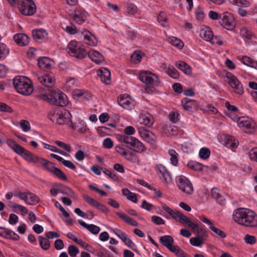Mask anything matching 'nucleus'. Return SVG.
Masks as SVG:
<instances>
[{"label":"nucleus","instance_id":"7","mask_svg":"<svg viewBox=\"0 0 257 257\" xmlns=\"http://www.w3.org/2000/svg\"><path fill=\"white\" fill-rule=\"evenodd\" d=\"M162 208L177 222L187 225L188 227L189 226L192 222V221L190 220L187 216L183 214L182 213L179 211H174L165 204L162 205Z\"/></svg>","mask_w":257,"mask_h":257},{"label":"nucleus","instance_id":"2","mask_svg":"<svg viewBox=\"0 0 257 257\" xmlns=\"http://www.w3.org/2000/svg\"><path fill=\"white\" fill-rule=\"evenodd\" d=\"M124 134L118 135L117 139L121 143H124L125 147L137 152L142 153L145 150V148L142 143L137 138L131 136L135 132V128L132 126H128L124 128Z\"/></svg>","mask_w":257,"mask_h":257},{"label":"nucleus","instance_id":"62","mask_svg":"<svg viewBox=\"0 0 257 257\" xmlns=\"http://www.w3.org/2000/svg\"><path fill=\"white\" fill-rule=\"evenodd\" d=\"M244 240L246 243L249 244H253L256 242L255 237L249 234H246L244 236Z\"/></svg>","mask_w":257,"mask_h":257},{"label":"nucleus","instance_id":"20","mask_svg":"<svg viewBox=\"0 0 257 257\" xmlns=\"http://www.w3.org/2000/svg\"><path fill=\"white\" fill-rule=\"evenodd\" d=\"M97 75L100 77L102 82L108 84L110 82V72L105 68H102L97 70Z\"/></svg>","mask_w":257,"mask_h":257},{"label":"nucleus","instance_id":"45","mask_svg":"<svg viewBox=\"0 0 257 257\" xmlns=\"http://www.w3.org/2000/svg\"><path fill=\"white\" fill-rule=\"evenodd\" d=\"M210 155V151L208 148H202L199 152V155L200 158L206 160L209 158Z\"/></svg>","mask_w":257,"mask_h":257},{"label":"nucleus","instance_id":"53","mask_svg":"<svg viewBox=\"0 0 257 257\" xmlns=\"http://www.w3.org/2000/svg\"><path fill=\"white\" fill-rule=\"evenodd\" d=\"M171 43L172 45H174L180 49H181L184 46V44L182 41L176 37H172L171 38Z\"/></svg>","mask_w":257,"mask_h":257},{"label":"nucleus","instance_id":"64","mask_svg":"<svg viewBox=\"0 0 257 257\" xmlns=\"http://www.w3.org/2000/svg\"><path fill=\"white\" fill-rule=\"evenodd\" d=\"M249 158L257 162V148H252L249 152Z\"/></svg>","mask_w":257,"mask_h":257},{"label":"nucleus","instance_id":"42","mask_svg":"<svg viewBox=\"0 0 257 257\" xmlns=\"http://www.w3.org/2000/svg\"><path fill=\"white\" fill-rule=\"evenodd\" d=\"M139 132L141 136L144 140L148 139L149 137L150 138L151 137H152L154 135V134L152 132L147 130L144 127H140L139 128Z\"/></svg>","mask_w":257,"mask_h":257},{"label":"nucleus","instance_id":"56","mask_svg":"<svg viewBox=\"0 0 257 257\" xmlns=\"http://www.w3.org/2000/svg\"><path fill=\"white\" fill-rule=\"evenodd\" d=\"M229 2L233 5H240L244 7H247L250 5L249 2L246 0H229Z\"/></svg>","mask_w":257,"mask_h":257},{"label":"nucleus","instance_id":"15","mask_svg":"<svg viewBox=\"0 0 257 257\" xmlns=\"http://www.w3.org/2000/svg\"><path fill=\"white\" fill-rule=\"evenodd\" d=\"M118 103L121 107L128 110L132 109L135 105L134 101L131 99L130 96L125 94L120 95L118 97Z\"/></svg>","mask_w":257,"mask_h":257},{"label":"nucleus","instance_id":"31","mask_svg":"<svg viewBox=\"0 0 257 257\" xmlns=\"http://www.w3.org/2000/svg\"><path fill=\"white\" fill-rule=\"evenodd\" d=\"M176 66L178 69L187 75H190L192 73L191 67L183 61H179L176 64Z\"/></svg>","mask_w":257,"mask_h":257},{"label":"nucleus","instance_id":"38","mask_svg":"<svg viewBox=\"0 0 257 257\" xmlns=\"http://www.w3.org/2000/svg\"><path fill=\"white\" fill-rule=\"evenodd\" d=\"M40 201V199L38 196L32 193H28V202L26 203L33 205L38 203Z\"/></svg>","mask_w":257,"mask_h":257},{"label":"nucleus","instance_id":"23","mask_svg":"<svg viewBox=\"0 0 257 257\" xmlns=\"http://www.w3.org/2000/svg\"><path fill=\"white\" fill-rule=\"evenodd\" d=\"M78 222L80 225L87 229L92 234H97L100 230L99 227L94 224H87L82 220H79Z\"/></svg>","mask_w":257,"mask_h":257},{"label":"nucleus","instance_id":"35","mask_svg":"<svg viewBox=\"0 0 257 257\" xmlns=\"http://www.w3.org/2000/svg\"><path fill=\"white\" fill-rule=\"evenodd\" d=\"M237 144L234 138L230 136H227L224 142L225 146L229 148H236Z\"/></svg>","mask_w":257,"mask_h":257},{"label":"nucleus","instance_id":"41","mask_svg":"<svg viewBox=\"0 0 257 257\" xmlns=\"http://www.w3.org/2000/svg\"><path fill=\"white\" fill-rule=\"evenodd\" d=\"M60 112L56 109L50 110L48 113L47 117L52 122L56 121V118L58 117Z\"/></svg>","mask_w":257,"mask_h":257},{"label":"nucleus","instance_id":"63","mask_svg":"<svg viewBox=\"0 0 257 257\" xmlns=\"http://www.w3.org/2000/svg\"><path fill=\"white\" fill-rule=\"evenodd\" d=\"M22 129L24 132H28L30 130V123L26 120H22L20 123Z\"/></svg>","mask_w":257,"mask_h":257},{"label":"nucleus","instance_id":"12","mask_svg":"<svg viewBox=\"0 0 257 257\" xmlns=\"http://www.w3.org/2000/svg\"><path fill=\"white\" fill-rule=\"evenodd\" d=\"M20 9L23 15L32 16L35 13L36 7L32 0H23Z\"/></svg>","mask_w":257,"mask_h":257},{"label":"nucleus","instance_id":"44","mask_svg":"<svg viewBox=\"0 0 257 257\" xmlns=\"http://www.w3.org/2000/svg\"><path fill=\"white\" fill-rule=\"evenodd\" d=\"M14 196L28 202V192H22L18 190L14 191Z\"/></svg>","mask_w":257,"mask_h":257},{"label":"nucleus","instance_id":"33","mask_svg":"<svg viewBox=\"0 0 257 257\" xmlns=\"http://www.w3.org/2000/svg\"><path fill=\"white\" fill-rule=\"evenodd\" d=\"M240 33L241 37L244 40H252L255 38L253 34L245 27L241 29Z\"/></svg>","mask_w":257,"mask_h":257},{"label":"nucleus","instance_id":"22","mask_svg":"<svg viewBox=\"0 0 257 257\" xmlns=\"http://www.w3.org/2000/svg\"><path fill=\"white\" fill-rule=\"evenodd\" d=\"M71 114L69 112H65L64 113L60 112L58 117L56 118V122L60 125H63L70 122L71 124L72 122L70 118Z\"/></svg>","mask_w":257,"mask_h":257},{"label":"nucleus","instance_id":"16","mask_svg":"<svg viewBox=\"0 0 257 257\" xmlns=\"http://www.w3.org/2000/svg\"><path fill=\"white\" fill-rule=\"evenodd\" d=\"M237 124L239 127L246 129L254 128L255 126V122L251 118L248 117L238 118Z\"/></svg>","mask_w":257,"mask_h":257},{"label":"nucleus","instance_id":"29","mask_svg":"<svg viewBox=\"0 0 257 257\" xmlns=\"http://www.w3.org/2000/svg\"><path fill=\"white\" fill-rule=\"evenodd\" d=\"M47 32L44 29H37L32 31V36L36 41L44 39L47 36Z\"/></svg>","mask_w":257,"mask_h":257},{"label":"nucleus","instance_id":"37","mask_svg":"<svg viewBox=\"0 0 257 257\" xmlns=\"http://www.w3.org/2000/svg\"><path fill=\"white\" fill-rule=\"evenodd\" d=\"M39 243L42 249L48 250L50 247V241L42 236H39Z\"/></svg>","mask_w":257,"mask_h":257},{"label":"nucleus","instance_id":"61","mask_svg":"<svg viewBox=\"0 0 257 257\" xmlns=\"http://www.w3.org/2000/svg\"><path fill=\"white\" fill-rule=\"evenodd\" d=\"M55 143L59 147L64 149L65 151H66L70 153L71 151V147L62 142L59 141H56L55 142Z\"/></svg>","mask_w":257,"mask_h":257},{"label":"nucleus","instance_id":"46","mask_svg":"<svg viewBox=\"0 0 257 257\" xmlns=\"http://www.w3.org/2000/svg\"><path fill=\"white\" fill-rule=\"evenodd\" d=\"M189 168L195 171H202L203 167L208 168L207 166L203 165L199 163H190L188 164Z\"/></svg>","mask_w":257,"mask_h":257},{"label":"nucleus","instance_id":"36","mask_svg":"<svg viewBox=\"0 0 257 257\" xmlns=\"http://www.w3.org/2000/svg\"><path fill=\"white\" fill-rule=\"evenodd\" d=\"M168 249L179 257H185L184 251L177 245H173Z\"/></svg>","mask_w":257,"mask_h":257},{"label":"nucleus","instance_id":"25","mask_svg":"<svg viewBox=\"0 0 257 257\" xmlns=\"http://www.w3.org/2000/svg\"><path fill=\"white\" fill-rule=\"evenodd\" d=\"M2 231L1 233V236H4L6 238L12 239L14 240H18L20 237L15 232L6 228H2Z\"/></svg>","mask_w":257,"mask_h":257},{"label":"nucleus","instance_id":"14","mask_svg":"<svg viewBox=\"0 0 257 257\" xmlns=\"http://www.w3.org/2000/svg\"><path fill=\"white\" fill-rule=\"evenodd\" d=\"M181 106L185 110L191 112L197 110L199 107L197 101L188 98H184L181 100Z\"/></svg>","mask_w":257,"mask_h":257},{"label":"nucleus","instance_id":"50","mask_svg":"<svg viewBox=\"0 0 257 257\" xmlns=\"http://www.w3.org/2000/svg\"><path fill=\"white\" fill-rule=\"evenodd\" d=\"M53 173L59 180L64 181L67 180L66 175L60 169L57 168L54 169Z\"/></svg>","mask_w":257,"mask_h":257},{"label":"nucleus","instance_id":"28","mask_svg":"<svg viewBox=\"0 0 257 257\" xmlns=\"http://www.w3.org/2000/svg\"><path fill=\"white\" fill-rule=\"evenodd\" d=\"M56 187H59V193L64 195H68L71 197H73L75 195V193L69 187L63 186L61 184H57L55 185Z\"/></svg>","mask_w":257,"mask_h":257},{"label":"nucleus","instance_id":"60","mask_svg":"<svg viewBox=\"0 0 257 257\" xmlns=\"http://www.w3.org/2000/svg\"><path fill=\"white\" fill-rule=\"evenodd\" d=\"M210 42L213 44H217L219 46H221L224 44V42L222 38L218 36H213Z\"/></svg>","mask_w":257,"mask_h":257},{"label":"nucleus","instance_id":"48","mask_svg":"<svg viewBox=\"0 0 257 257\" xmlns=\"http://www.w3.org/2000/svg\"><path fill=\"white\" fill-rule=\"evenodd\" d=\"M43 145H44L45 148L48 149L51 151L59 153L64 156H66V155H67L66 153L64 152L62 150H61L58 149L57 148H56L54 146L47 144L46 143H44Z\"/></svg>","mask_w":257,"mask_h":257},{"label":"nucleus","instance_id":"30","mask_svg":"<svg viewBox=\"0 0 257 257\" xmlns=\"http://www.w3.org/2000/svg\"><path fill=\"white\" fill-rule=\"evenodd\" d=\"M38 163L43 165L48 171L50 172L53 173L54 169L56 168V167L54 166V163L49 162L43 158H40Z\"/></svg>","mask_w":257,"mask_h":257},{"label":"nucleus","instance_id":"57","mask_svg":"<svg viewBox=\"0 0 257 257\" xmlns=\"http://www.w3.org/2000/svg\"><path fill=\"white\" fill-rule=\"evenodd\" d=\"M167 73L171 77L177 79L179 77V74L178 71L174 68H169L167 71Z\"/></svg>","mask_w":257,"mask_h":257},{"label":"nucleus","instance_id":"26","mask_svg":"<svg viewBox=\"0 0 257 257\" xmlns=\"http://www.w3.org/2000/svg\"><path fill=\"white\" fill-rule=\"evenodd\" d=\"M160 241L163 245L169 249L173 245L174 239L170 235H164L160 237Z\"/></svg>","mask_w":257,"mask_h":257},{"label":"nucleus","instance_id":"18","mask_svg":"<svg viewBox=\"0 0 257 257\" xmlns=\"http://www.w3.org/2000/svg\"><path fill=\"white\" fill-rule=\"evenodd\" d=\"M38 80L43 85V87H41L39 88L40 94H41L43 90H45V88L49 89V87H51L53 85V78L47 76L39 77ZM43 92L45 93V90H44Z\"/></svg>","mask_w":257,"mask_h":257},{"label":"nucleus","instance_id":"55","mask_svg":"<svg viewBox=\"0 0 257 257\" xmlns=\"http://www.w3.org/2000/svg\"><path fill=\"white\" fill-rule=\"evenodd\" d=\"M122 157H124L127 160L132 162H135L136 159L137 158V155L129 151H126Z\"/></svg>","mask_w":257,"mask_h":257},{"label":"nucleus","instance_id":"8","mask_svg":"<svg viewBox=\"0 0 257 257\" xmlns=\"http://www.w3.org/2000/svg\"><path fill=\"white\" fill-rule=\"evenodd\" d=\"M139 77L141 81L147 85L158 86L160 82L158 76L150 71H142Z\"/></svg>","mask_w":257,"mask_h":257},{"label":"nucleus","instance_id":"3","mask_svg":"<svg viewBox=\"0 0 257 257\" xmlns=\"http://www.w3.org/2000/svg\"><path fill=\"white\" fill-rule=\"evenodd\" d=\"M233 220L239 225L248 227L257 226V215L252 210L239 208L236 209L233 214Z\"/></svg>","mask_w":257,"mask_h":257},{"label":"nucleus","instance_id":"24","mask_svg":"<svg viewBox=\"0 0 257 257\" xmlns=\"http://www.w3.org/2000/svg\"><path fill=\"white\" fill-rule=\"evenodd\" d=\"M212 197L220 205L225 204V200L224 197L220 193L217 188H213L211 191Z\"/></svg>","mask_w":257,"mask_h":257},{"label":"nucleus","instance_id":"1","mask_svg":"<svg viewBox=\"0 0 257 257\" xmlns=\"http://www.w3.org/2000/svg\"><path fill=\"white\" fill-rule=\"evenodd\" d=\"M67 48L69 54L78 59H83L88 54L89 58L96 64H99L104 60L102 55L97 51L91 50L87 53L84 48L82 47L80 43L77 41H71Z\"/></svg>","mask_w":257,"mask_h":257},{"label":"nucleus","instance_id":"32","mask_svg":"<svg viewBox=\"0 0 257 257\" xmlns=\"http://www.w3.org/2000/svg\"><path fill=\"white\" fill-rule=\"evenodd\" d=\"M189 227L192 228L194 231H195L198 234V235L201 237L207 236L205 230L203 228L200 227L198 224L194 223L192 221Z\"/></svg>","mask_w":257,"mask_h":257},{"label":"nucleus","instance_id":"34","mask_svg":"<svg viewBox=\"0 0 257 257\" xmlns=\"http://www.w3.org/2000/svg\"><path fill=\"white\" fill-rule=\"evenodd\" d=\"M122 194L126 196V198L132 201L134 203L137 202V197L136 195L131 192L128 189H123L122 190Z\"/></svg>","mask_w":257,"mask_h":257},{"label":"nucleus","instance_id":"4","mask_svg":"<svg viewBox=\"0 0 257 257\" xmlns=\"http://www.w3.org/2000/svg\"><path fill=\"white\" fill-rule=\"evenodd\" d=\"M39 97L41 99L55 105L64 106L68 103L67 96L60 91H50L49 89L45 88V93L42 92L39 94Z\"/></svg>","mask_w":257,"mask_h":257},{"label":"nucleus","instance_id":"10","mask_svg":"<svg viewBox=\"0 0 257 257\" xmlns=\"http://www.w3.org/2000/svg\"><path fill=\"white\" fill-rule=\"evenodd\" d=\"M226 77L228 79V83L233 89L234 92L239 95L242 94L244 92V89L237 78L230 72H227Z\"/></svg>","mask_w":257,"mask_h":257},{"label":"nucleus","instance_id":"39","mask_svg":"<svg viewBox=\"0 0 257 257\" xmlns=\"http://www.w3.org/2000/svg\"><path fill=\"white\" fill-rule=\"evenodd\" d=\"M74 21L79 24H81L84 22L86 19V14L84 13H81L75 12L73 16Z\"/></svg>","mask_w":257,"mask_h":257},{"label":"nucleus","instance_id":"59","mask_svg":"<svg viewBox=\"0 0 257 257\" xmlns=\"http://www.w3.org/2000/svg\"><path fill=\"white\" fill-rule=\"evenodd\" d=\"M103 172L106 175L108 176L110 179L115 181H118V177L116 176V175L111 171L108 170L106 168H104L103 170Z\"/></svg>","mask_w":257,"mask_h":257},{"label":"nucleus","instance_id":"11","mask_svg":"<svg viewBox=\"0 0 257 257\" xmlns=\"http://www.w3.org/2000/svg\"><path fill=\"white\" fill-rule=\"evenodd\" d=\"M176 183L178 188L184 192L188 194L193 193V187L192 184L185 176H178L176 178Z\"/></svg>","mask_w":257,"mask_h":257},{"label":"nucleus","instance_id":"47","mask_svg":"<svg viewBox=\"0 0 257 257\" xmlns=\"http://www.w3.org/2000/svg\"><path fill=\"white\" fill-rule=\"evenodd\" d=\"M74 130H77L80 133H84L86 132L87 128L86 125L83 123L79 122L78 125H73V123L70 125Z\"/></svg>","mask_w":257,"mask_h":257},{"label":"nucleus","instance_id":"27","mask_svg":"<svg viewBox=\"0 0 257 257\" xmlns=\"http://www.w3.org/2000/svg\"><path fill=\"white\" fill-rule=\"evenodd\" d=\"M200 35L205 40L210 42L213 36V34L209 27H205L201 30Z\"/></svg>","mask_w":257,"mask_h":257},{"label":"nucleus","instance_id":"43","mask_svg":"<svg viewBox=\"0 0 257 257\" xmlns=\"http://www.w3.org/2000/svg\"><path fill=\"white\" fill-rule=\"evenodd\" d=\"M168 153L170 156V161L171 163L173 165L176 166L178 163V154L173 149L169 150Z\"/></svg>","mask_w":257,"mask_h":257},{"label":"nucleus","instance_id":"21","mask_svg":"<svg viewBox=\"0 0 257 257\" xmlns=\"http://www.w3.org/2000/svg\"><path fill=\"white\" fill-rule=\"evenodd\" d=\"M14 39L18 45L21 46H26L29 42V37L23 33L15 35L14 36Z\"/></svg>","mask_w":257,"mask_h":257},{"label":"nucleus","instance_id":"49","mask_svg":"<svg viewBox=\"0 0 257 257\" xmlns=\"http://www.w3.org/2000/svg\"><path fill=\"white\" fill-rule=\"evenodd\" d=\"M9 50L7 46L3 44H0V59L5 58L9 54Z\"/></svg>","mask_w":257,"mask_h":257},{"label":"nucleus","instance_id":"6","mask_svg":"<svg viewBox=\"0 0 257 257\" xmlns=\"http://www.w3.org/2000/svg\"><path fill=\"white\" fill-rule=\"evenodd\" d=\"M13 85L17 91L24 95H29L34 90L31 81L25 77H15L13 80Z\"/></svg>","mask_w":257,"mask_h":257},{"label":"nucleus","instance_id":"51","mask_svg":"<svg viewBox=\"0 0 257 257\" xmlns=\"http://www.w3.org/2000/svg\"><path fill=\"white\" fill-rule=\"evenodd\" d=\"M209 227L211 230L214 232L216 234L219 235L221 238H224L226 237V234L218 228L214 226L213 225L209 226Z\"/></svg>","mask_w":257,"mask_h":257},{"label":"nucleus","instance_id":"52","mask_svg":"<svg viewBox=\"0 0 257 257\" xmlns=\"http://www.w3.org/2000/svg\"><path fill=\"white\" fill-rule=\"evenodd\" d=\"M78 244L81 245L84 249L91 253H93L95 251V249L92 246L81 239L79 241Z\"/></svg>","mask_w":257,"mask_h":257},{"label":"nucleus","instance_id":"54","mask_svg":"<svg viewBox=\"0 0 257 257\" xmlns=\"http://www.w3.org/2000/svg\"><path fill=\"white\" fill-rule=\"evenodd\" d=\"M68 253L72 257H75L79 252L78 248L73 245H70L68 247Z\"/></svg>","mask_w":257,"mask_h":257},{"label":"nucleus","instance_id":"9","mask_svg":"<svg viewBox=\"0 0 257 257\" xmlns=\"http://www.w3.org/2000/svg\"><path fill=\"white\" fill-rule=\"evenodd\" d=\"M219 23L224 28L228 30H232L235 27L234 19L233 15L227 12L219 15Z\"/></svg>","mask_w":257,"mask_h":257},{"label":"nucleus","instance_id":"58","mask_svg":"<svg viewBox=\"0 0 257 257\" xmlns=\"http://www.w3.org/2000/svg\"><path fill=\"white\" fill-rule=\"evenodd\" d=\"M242 62L244 64L247 66L251 67H256L255 66H254V64L255 63L254 62H253L252 60L248 57L245 56H243L242 58Z\"/></svg>","mask_w":257,"mask_h":257},{"label":"nucleus","instance_id":"13","mask_svg":"<svg viewBox=\"0 0 257 257\" xmlns=\"http://www.w3.org/2000/svg\"><path fill=\"white\" fill-rule=\"evenodd\" d=\"M113 232L123 241L125 245L133 250H135V247L136 245L135 243L130 238L128 237L127 235L124 232L121 230L116 228L113 229Z\"/></svg>","mask_w":257,"mask_h":257},{"label":"nucleus","instance_id":"40","mask_svg":"<svg viewBox=\"0 0 257 257\" xmlns=\"http://www.w3.org/2000/svg\"><path fill=\"white\" fill-rule=\"evenodd\" d=\"M199 235L196 236L194 237H192L190 239V243L191 245L195 246H199L203 244V241L202 238Z\"/></svg>","mask_w":257,"mask_h":257},{"label":"nucleus","instance_id":"5","mask_svg":"<svg viewBox=\"0 0 257 257\" xmlns=\"http://www.w3.org/2000/svg\"><path fill=\"white\" fill-rule=\"evenodd\" d=\"M7 144L16 153L21 156L26 161L34 163L39 162L40 158L26 150L14 141L8 139Z\"/></svg>","mask_w":257,"mask_h":257},{"label":"nucleus","instance_id":"19","mask_svg":"<svg viewBox=\"0 0 257 257\" xmlns=\"http://www.w3.org/2000/svg\"><path fill=\"white\" fill-rule=\"evenodd\" d=\"M85 43L90 46H95L97 44V40L95 36L89 31L84 30L82 33Z\"/></svg>","mask_w":257,"mask_h":257},{"label":"nucleus","instance_id":"17","mask_svg":"<svg viewBox=\"0 0 257 257\" xmlns=\"http://www.w3.org/2000/svg\"><path fill=\"white\" fill-rule=\"evenodd\" d=\"M53 64V60L47 57H40L38 59V65L42 69L49 70L52 68Z\"/></svg>","mask_w":257,"mask_h":257}]
</instances>
